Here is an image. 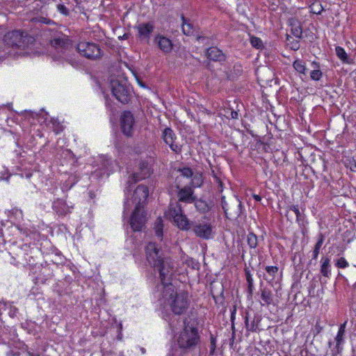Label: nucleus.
Segmentation results:
<instances>
[{
    "instance_id": "obj_9",
    "label": "nucleus",
    "mask_w": 356,
    "mask_h": 356,
    "mask_svg": "<svg viewBox=\"0 0 356 356\" xmlns=\"http://www.w3.org/2000/svg\"><path fill=\"white\" fill-rule=\"evenodd\" d=\"M147 212L143 208L135 207L129 220L130 228L133 232H140L146 227Z\"/></svg>"
},
{
    "instance_id": "obj_36",
    "label": "nucleus",
    "mask_w": 356,
    "mask_h": 356,
    "mask_svg": "<svg viewBox=\"0 0 356 356\" xmlns=\"http://www.w3.org/2000/svg\"><path fill=\"white\" fill-rule=\"evenodd\" d=\"M247 242L250 248H256L258 245L257 236L253 232H250L247 236Z\"/></svg>"
},
{
    "instance_id": "obj_20",
    "label": "nucleus",
    "mask_w": 356,
    "mask_h": 356,
    "mask_svg": "<svg viewBox=\"0 0 356 356\" xmlns=\"http://www.w3.org/2000/svg\"><path fill=\"white\" fill-rule=\"evenodd\" d=\"M205 54L209 60L218 62L220 65H222L227 59L226 55L222 50L216 47H211L208 48Z\"/></svg>"
},
{
    "instance_id": "obj_6",
    "label": "nucleus",
    "mask_w": 356,
    "mask_h": 356,
    "mask_svg": "<svg viewBox=\"0 0 356 356\" xmlns=\"http://www.w3.org/2000/svg\"><path fill=\"white\" fill-rule=\"evenodd\" d=\"M110 86L113 95L122 104H127L132 98L133 88L128 80L122 76L111 78Z\"/></svg>"
},
{
    "instance_id": "obj_4",
    "label": "nucleus",
    "mask_w": 356,
    "mask_h": 356,
    "mask_svg": "<svg viewBox=\"0 0 356 356\" xmlns=\"http://www.w3.org/2000/svg\"><path fill=\"white\" fill-rule=\"evenodd\" d=\"M200 334L197 326L194 325L188 318L183 320V329L177 339L178 347L183 355L193 352L201 343Z\"/></svg>"
},
{
    "instance_id": "obj_51",
    "label": "nucleus",
    "mask_w": 356,
    "mask_h": 356,
    "mask_svg": "<svg viewBox=\"0 0 356 356\" xmlns=\"http://www.w3.org/2000/svg\"><path fill=\"white\" fill-rule=\"evenodd\" d=\"M307 224H308L307 220H306L305 222H302V224L301 222L300 224H298V226L301 230V233L302 234L303 236H305L307 234Z\"/></svg>"
},
{
    "instance_id": "obj_53",
    "label": "nucleus",
    "mask_w": 356,
    "mask_h": 356,
    "mask_svg": "<svg viewBox=\"0 0 356 356\" xmlns=\"http://www.w3.org/2000/svg\"><path fill=\"white\" fill-rule=\"evenodd\" d=\"M223 293H224V289H222L220 297H216L215 296H213V298L214 301L216 302V303H218V302L222 303L223 302L224 298H225L224 296H223Z\"/></svg>"
},
{
    "instance_id": "obj_45",
    "label": "nucleus",
    "mask_w": 356,
    "mask_h": 356,
    "mask_svg": "<svg viewBox=\"0 0 356 356\" xmlns=\"http://www.w3.org/2000/svg\"><path fill=\"white\" fill-rule=\"evenodd\" d=\"M32 22L34 23L40 22L42 24H51L54 23V22L52 20H51L50 19H48V18H46L44 17H35L33 18Z\"/></svg>"
},
{
    "instance_id": "obj_52",
    "label": "nucleus",
    "mask_w": 356,
    "mask_h": 356,
    "mask_svg": "<svg viewBox=\"0 0 356 356\" xmlns=\"http://www.w3.org/2000/svg\"><path fill=\"white\" fill-rule=\"evenodd\" d=\"M17 313H18V309L15 306L10 305L9 307V312H8L9 316L11 318H14L17 316Z\"/></svg>"
},
{
    "instance_id": "obj_56",
    "label": "nucleus",
    "mask_w": 356,
    "mask_h": 356,
    "mask_svg": "<svg viewBox=\"0 0 356 356\" xmlns=\"http://www.w3.org/2000/svg\"><path fill=\"white\" fill-rule=\"evenodd\" d=\"M236 305H234L232 308V309L231 310V321L232 322V323H234V321L235 319V316H236Z\"/></svg>"
},
{
    "instance_id": "obj_58",
    "label": "nucleus",
    "mask_w": 356,
    "mask_h": 356,
    "mask_svg": "<svg viewBox=\"0 0 356 356\" xmlns=\"http://www.w3.org/2000/svg\"><path fill=\"white\" fill-rule=\"evenodd\" d=\"M230 118L232 119H238V113L237 111H234V110H232L230 111V115H229Z\"/></svg>"
},
{
    "instance_id": "obj_46",
    "label": "nucleus",
    "mask_w": 356,
    "mask_h": 356,
    "mask_svg": "<svg viewBox=\"0 0 356 356\" xmlns=\"http://www.w3.org/2000/svg\"><path fill=\"white\" fill-rule=\"evenodd\" d=\"M65 257H63L60 252L56 253L54 256V258L51 259V261L56 265L63 264L65 263Z\"/></svg>"
},
{
    "instance_id": "obj_48",
    "label": "nucleus",
    "mask_w": 356,
    "mask_h": 356,
    "mask_svg": "<svg viewBox=\"0 0 356 356\" xmlns=\"http://www.w3.org/2000/svg\"><path fill=\"white\" fill-rule=\"evenodd\" d=\"M168 145H169L171 150L172 152H174L175 153L180 154L181 152L182 145L175 143V142L169 143Z\"/></svg>"
},
{
    "instance_id": "obj_64",
    "label": "nucleus",
    "mask_w": 356,
    "mask_h": 356,
    "mask_svg": "<svg viewBox=\"0 0 356 356\" xmlns=\"http://www.w3.org/2000/svg\"><path fill=\"white\" fill-rule=\"evenodd\" d=\"M252 197L257 202H260L261 200V197L259 195L254 194Z\"/></svg>"
},
{
    "instance_id": "obj_37",
    "label": "nucleus",
    "mask_w": 356,
    "mask_h": 356,
    "mask_svg": "<svg viewBox=\"0 0 356 356\" xmlns=\"http://www.w3.org/2000/svg\"><path fill=\"white\" fill-rule=\"evenodd\" d=\"M163 225L161 218H158L155 223V234L159 238H162L163 237Z\"/></svg>"
},
{
    "instance_id": "obj_63",
    "label": "nucleus",
    "mask_w": 356,
    "mask_h": 356,
    "mask_svg": "<svg viewBox=\"0 0 356 356\" xmlns=\"http://www.w3.org/2000/svg\"><path fill=\"white\" fill-rule=\"evenodd\" d=\"M111 164H112V161L111 160L107 159V160L104 161V165L105 166H106V168H108V165H110ZM106 171H109L108 169H107Z\"/></svg>"
},
{
    "instance_id": "obj_2",
    "label": "nucleus",
    "mask_w": 356,
    "mask_h": 356,
    "mask_svg": "<svg viewBox=\"0 0 356 356\" xmlns=\"http://www.w3.org/2000/svg\"><path fill=\"white\" fill-rule=\"evenodd\" d=\"M147 261L159 273V277L163 284L165 281H170L173 274V265L169 257H165L163 252L156 243L150 242L145 247Z\"/></svg>"
},
{
    "instance_id": "obj_7",
    "label": "nucleus",
    "mask_w": 356,
    "mask_h": 356,
    "mask_svg": "<svg viewBox=\"0 0 356 356\" xmlns=\"http://www.w3.org/2000/svg\"><path fill=\"white\" fill-rule=\"evenodd\" d=\"M205 218L204 216L201 220H190L188 219L187 229L181 230L191 232L195 236L202 239H209L212 237V226L210 222L204 220Z\"/></svg>"
},
{
    "instance_id": "obj_8",
    "label": "nucleus",
    "mask_w": 356,
    "mask_h": 356,
    "mask_svg": "<svg viewBox=\"0 0 356 356\" xmlns=\"http://www.w3.org/2000/svg\"><path fill=\"white\" fill-rule=\"evenodd\" d=\"M220 203L225 217L229 219L238 218L244 210L242 202L237 197H234L227 202L225 197L222 196Z\"/></svg>"
},
{
    "instance_id": "obj_41",
    "label": "nucleus",
    "mask_w": 356,
    "mask_h": 356,
    "mask_svg": "<svg viewBox=\"0 0 356 356\" xmlns=\"http://www.w3.org/2000/svg\"><path fill=\"white\" fill-rule=\"evenodd\" d=\"M182 30L185 35H190L192 33V26L190 23L186 22V19L182 16Z\"/></svg>"
},
{
    "instance_id": "obj_31",
    "label": "nucleus",
    "mask_w": 356,
    "mask_h": 356,
    "mask_svg": "<svg viewBox=\"0 0 356 356\" xmlns=\"http://www.w3.org/2000/svg\"><path fill=\"white\" fill-rule=\"evenodd\" d=\"M289 209L295 213L298 224H300V222L302 224V222H305L307 220L305 214L300 211L298 205H289Z\"/></svg>"
},
{
    "instance_id": "obj_21",
    "label": "nucleus",
    "mask_w": 356,
    "mask_h": 356,
    "mask_svg": "<svg viewBox=\"0 0 356 356\" xmlns=\"http://www.w3.org/2000/svg\"><path fill=\"white\" fill-rule=\"evenodd\" d=\"M54 276L53 270L51 269L49 264L47 262L45 265L41 264V269L34 279L35 284H45L48 280H51Z\"/></svg>"
},
{
    "instance_id": "obj_62",
    "label": "nucleus",
    "mask_w": 356,
    "mask_h": 356,
    "mask_svg": "<svg viewBox=\"0 0 356 356\" xmlns=\"http://www.w3.org/2000/svg\"><path fill=\"white\" fill-rule=\"evenodd\" d=\"M7 355L8 356H10V355H12L13 356H19V352L16 351V352L14 353L13 350H10L9 352H8Z\"/></svg>"
},
{
    "instance_id": "obj_15",
    "label": "nucleus",
    "mask_w": 356,
    "mask_h": 356,
    "mask_svg": "<svg viewBox=\"0 0 356 356\" xmlns=\"http://www.w3.org/2000/svg\"><path fill=\"white\" fill-rule=\"evenodd\" d=\"M120 129L124 135L127 137H131L134 133V125L135 118L133 113L129 111H124L121 113Z\"/></svg>"
},
{
    "instance_id": "obj_44",
    "label": "nucleus",
    "mask_w": 356,
    "mask_h": 356,
    "mask_svg": "<svg viewBox=\"0 0 356 356\" xmlns=\"http://www.w3.org/2000/svg\"><path fill=\"white\" fill-rule=\"evenodd\" d=\"M323 76V73L320 70H314L310 72V77L314 81H319Z\"/></svg>"
},
{
    "instance_id": "obj_26",
    "label": "nucleus",
    "mask_w": 356,
    "mask_h": 356,
    "mask_svg": "<svg viewBox=\"0 0 356 356\" xmlns=\"http://www.w3.org/2000/svg\"><path fill=\"white\" fill-rule=\"evenodd\" d=\"M261 298L264 301V303L261 302V305H269L273 303V296L272 291L268 288L261 289Z\"/></svg>"
},
{
    "instance_id": "obj_22",
    "label": "nucleus",
    "mask_w": 356,
    "mask_h": 356,
    "mask_svg": "<svg viewBox=\"0 0 356 356\" xmlns=\"http://www.w3.org/2000/svg\"><path fill=\"white\" fill-rule=\"evenodd\" d=\"M261 321V315L254 314L253 318H252L249 316L248 312H247L245 316V325L246 330L249 332H259L260 331L259 325Z\"/></svg>"
},
{
    "instance_id": "obj_24",
    "label": "nucleus",
    "mask_w": 356,
    "mask_h": 356,
    "mask_svg": "<svg viewBox=\"0 0 356 356\" xmlns=\"http://www.w3.org/2000/svg\"><path fill=\"white\" fill-rule=\"evenodd\" d=\"M320 273L325 278H330L332 275L331 259L328 256H323L320 260Z\"/></svg>"
},
{
    "instance_id": "obj_16",
    "label": "nucleus",
    "mask_w": 356,
    "mask_h": 356,
    "mask_svg": "<svg viewBox=\"0 0 356 356\" xmlns=\"http://www.w3.org/2000/svg\"><path fill=\"white\" fill-rule=\"evenodd\" d=\"M149 196V188L143 184L138 185L133 194V202L136 204L135 207L143 208Z\"/></svg>"
},
{
    "instance_id": "obj_40",
    "label": "nucleus",
    "mask_w": 356,
    "mask_h": 356,
    "mask_svg": "<svg viewBox=\"0 0 356 356\" xmlns=\"http://www.w3.org/2000/svg\"><path fill=\"white\" fill-rule=\"evenodd\" d=\"M178 172H181V176L186 178H191L193 177L194 172L193 170L189 167H184L182 168H179L177 170Z\"/></svg>"
},
{
    "instance_id": "obj_59",
    "label": "nucleus",
    "mask_w": 356,
    "mask_h": 356,
    "mask_svg": "<svg viewBox=\"0 0 356 356\" xmlns=\"http://www.w3.org/2000/svg\"><path fill=\"white\" fill-rule=\"evenodd\" d=\"M129 35H130V34L129 33H125L123 35L119 36L118 39L120 40H127L129 38Z\"/></svg>"
},
{
    "instance_id": "obj_57",
    "label": "nucleus",
    "mask_w": 356,
    "mask_h": 356,
    "mask_svg": "<svg viewBox=\"0 0 356 356\" xmlns=\"http://www.w3.org/2000/svg\"><path fill=\"white\" fill-rule=\"evenodd\" d=\"M350 170L352 172H356V161L354 159L350 162Z\"/></svg>"
},
{
    "instance_id": "obj_29",
    "label": "nucleus",
    "mask_w": 356,
    "mask_h": 356,
    "mask_svg": "<svg viewBox=\"0 0 356 356\" xmlns=\"http://www.w3.org/2000/svg\"><path fill=\"white\" fill-rule=\"evenodd\" d=\"M245 275L248 284V298H251L253 294L254 282L252 277L250 270L248 268H245Z\"/></svg>"
},
{
    "instance_id": "obj_34",
    "label": "nucleus",
    "mask_w": 356,
    "mask_h": 356,
    "mask_svg": "<svg viewBox=\"0 0 356 356\" xmlns=\"http://www.w3.org/2000/svg\"><path fill=\"white\" fill-rule=\"evenodd\" d=\"M243 67L241 63H236L233 66V70L229 75H228V78L229 79H234L235 78L238 77L243 73Z\"/></svg>"
},
{
    "instance_id": "obj_47",
    "label": "nucleus",
    "mask_w": 356,
    "mask_h": 356,
    "mask_svg": "<svg viewBox=\"0 0 356 356\" xmlns=\"http://www.w3.org/2000/svg\"><path fill=\"white\" fill-rule=\"evenodd\" d=\"M58 11H59L61 14L65 16H68L70 15L69 9L63 3H58L56 6Z\"/></svg>"
},
{
    "instance_id": "obj_27",
    "label": "nucleus",
    "mask_w": 356,
    "mask_h": 356,
    "mask_svg": "<svg viewBox=\"0 0 356 356\" xmlns=\"http://www.w3.org/2000/svg\"><path fill=\"white\" fill-rule=\"evenodd\" d=\"M162 138L163 139L164 142L168 145L169 143L175 142V140L177 139V136L174 131L171 128L166 127L163 131Z\"/></svg>"
},
{
    "instance_id": "obj_55",
    "label": "nucleus",
    "mask_w": 356,
    "mask_h": 356,
    "mask_svg": "<svg viewBox=\"0 0 356 356\" xmlns=\"http://www.w3.org/2000/svg\"><path fill=\"white\" fill-rule=\"evenodd\" d=\"M214 179H216V183H218V190L222 191V186H223V184H222V181H221V179L217 177L216 175H214Z\"/></svg>"
},
{
    "instance_id": "obj_18",
    "label": "nucleus",
    "mask_w": 356,
    "mask_h": 356,
    "mask_svg": "<svg viewBox=\"0 0 356 356\" xmlns=\"http://www.w3.org/2000/svg\"><path fill=\"white\" fill-rule=\"evenodd\" d=\"M194 204L196 211L200 214L209 213L214 207L213 201L211 200H205L204 197L198 198L197 196L194 199Z\"/></svg>"
},
{
    "instance_id": "obj_10",
    "label": "nucleus",
    "mask_w": 356,
    "mask_h": 356,
    "mask_svg": "<svg viewBox=\"0 0 356 356\" xmlns=\"http://www.w3.org/2000/svg\"><path fill=\"white\" fill-rule=\"evenodd\" d=\"M35 250L30 248L26 244H23L22 247L18 250V252L15 253L16 257H13L15 260H17V263L25 264L29 267V269L34 273L35 270V260L34 259Z\"/></svg>"
},
{
    "instance_id": "obj_30",
    "label": "nucleus",
    "mask_w": 356,
    "mask_h": 356,
    "mask_svg": "<svg viewBox=\"0 0 356 356\" xmlns=\"http://www.w3.org/2000/svg\"><path fill=\"white\" fill-rule=\"evenodd\" d=\"M204 182V179L202 173H195L191 177V180L190 182L189 186L193 187L194 190L195 188L200 187Z\"/></svg>"
},
{
    "instance_id": "obj_32",
    "label": "nucleus",
    "mask_w": 356,
    "mask_h": 356,
    "mask_svg": "<svg viewBox=\"0 0 356 356\" xmlns=\"http://www.w3.org/2000/svg\"><path fill=\"white\" fill-rule=\"evenodd\" d=\"M323 241H324V236L322 234H320L318 239L317 242L316 243L314 250L312 251V259H314V260L317 259L318 254H319L320 250L323 243Z\"/></svg>"
},
{
    "instance_id": "obj_12",
    "label": "nucleus",
    "mask_w": 356,
    "mask_h": 356,
    "mask_svg": "<svg viewBox=\"0 0 356 356\" xmlns=\"http://www.w3.org/2000/svg\"><path fill=\"white\" fill-rule=\"evenodd\" d=\"M170 216L173 219L179 229H187L188 217L184 213L181 204L179 202L170 204L168 209Z\"/></svg>"
},
{
    "instance_id": "obj_11",
    "label": "nucleus",
    "mask_w": 356,
    "mask_h": 356,
    "mask_svg": "<svg viewBox=\"0 0 356 356\" xmlns=\"http://www.w3.org/2000/svg\"><path fill=\"white\" fill-rule=\"evenodd\" d=\"M179 177H177L175 179V185L171 186L172 191L177 192L178 202H184L186 204H191L194 202V199L196 195L194 193L193 187L186 185L181 188V184L179 181Z\"/></svg>"
},
{
    "instance_id": "obj_19",
    "label": "nucleus",
    "mask_w": 356,
    "mask_h": 356,
    "mask_svg": "<svg viewBox=\"0 0 356 356\" xmlns=\"http://www.w3.org/2000/svg\"><path fill=\"white\" fill-rule=\"evenodd\" d=\"M347 322H344L343 323L341 324L337 332V336L334 338V340L336 341V346L334 348L332 349V355L335 356L337 354L341 353V352L343 350L342 345L344 343V336L346 333V326Z\"/></svg>"
},
{
    "instance_id": "obj_49",
    "label": "nucleus",
    "mask_w": 356,
    "mask_h": 356,
    "mask_svg": "<svg viewBox=\"0 0 356 356\" xmlns=\"http://www.w3.org/2000/svg\"><path fill=\"white\" fill-rule=\"evenodd\" d=\"M312 10L314 13L317 14V15H321L323 10V8L321 6V4H320V3H318L316 5L313 3L312 6Z\"/></svg>"
},
{
    "instance_id": "obj_23",
    "label": "nucleus",
    "mask_w": 356,
    "mask_h": 356,
    "mask_svg": "<svg viewBox=\"0 0 356 356\" xmlns=\"http://www.w3.org/2000/svg\"><path fill=\"white\" fill-rule=\"evenodd\" d=\"M52 209L58 215L65 216L71 213L70 209H73V206H69L65 200L58 198L54 201Z\"/></svg>"
},
{
    "instance_id": "obj_38",
    "label": "nucleus",
    "mask_w": 356,
    "mask_h": 356,
    "mask_svg": "<svg viewBox=\"0 0 356 356\" xmlns=\"http://www.w3.org/2000/svg\"><path fill=\"white\" fill-rule=\"evenodd\" d=\"M250 44L253 47L257 49H262L264 48L262 40L256 36H252L250 38Z\"/></svg>"
},
{
    "instance_id": "obj_60",
    "label": "nucleus",
    "mask_w": 356,
    "mask_h": 356,
    "mask_svg": "<svg viewBox=\"0 0 356 356\" xmlns=\"http://www.w3.org/2000/svg\"><path fill=\"white\" fill-rule=\"evenodd\" d=\"M290 211H291V210L289 209V205L286 208V213H285L284 216L286 218L287 220H289L290 222H291V220L289 218V214Z\"/></svg>"
},
{
    "instance_id": "obj_5",
    "label": "nucleus",
    "mask_w": 356,
    "mask_h": 356,
    "mask_svg": "<svg viewBox=\"0 0 356 356\" xmlns=\"http://www.w3.org/2000/svg\"><path fill=\"white\" fill-rule=\"evenodd\" d=\"M35 41V38L26 31L13 30L7 32L3 38L5 48L1 50L0 47V59L10 54L9 48L25 49L33 45Z\"/></svg>"
},
{
    "instance_id": "obj_3",
    "label": "nucleus",
    "mask_w": 356,
    "mask_h": 356,
    "mask_svg": "<svg viewBox=\"0 0 356 356\" xmlns=\"http://www.w3.org/2000/svg\"><path fill=\"white\" fill-rule=\"evenodd\" d=\"M170 298L171 299L170 307L172 314L163 312V318L168 323L170 328L174 330L177 329L179 324V321L176 319V316L186 314L191 305V300L188 298V292L184 291L175 292L174 296L171 294Z\"/></svg>"
},
{
    "instance_id": "obj_14",
    "label": "nucleus",
    "mask_w": 356,
    "mask_h": 356,
    "mask_svg": "<svg viewBox=\"0 0 356 356\" xmlns=\"http://www.w3.org/2000/svg\"><path fill=\"white\" fill-rule=\"evenodd\" d=\"M134 28L138 31V40L143 44H149L151 35L155 29L154 22L140 23Z\"/></svg>"
},
{
    "instance_id": "obj_35",
    "label": "nucleus",
    "mask_w": 356,
    "mask_h": 356,
    "mask_svg": "<svg viewBox=\"0 0 356 356\" xmlns=\"http://www.w3.org/2000/svg\"><path fill=\"white\" fill-rule=\"evenodd\" d=\"M265 270L268 274V276L270 277V279L268 280L267 277H264V279L268 282H271L274 280L276 274L278 273L279 268L275 266H266L265 267Z\"/></svg>"
},
{
    "instance_id": "obj_50",
    "label": "nucleus",
    "mask_w": 356,
    "mask_h": 356,
    "mask_svg": "<svg viewBox=\"0 0 356 356\" xmlns=\"http://www.w3.org/2000/svg\"><path fill=\"white\" fill-rule=\"evenodd\" d=\"M26 352L29 356H40V351L35 350L33 348H29L27 346H26Z\"/></svg>"
},
{
    "instance_id": "obj_13",
    "label": "nucleus",
    "mask_w": 356,
    "mask_h": 356,
    "mask_svg": "<svg viewBox=\"0 0 356 356\" xmlns=\"http://www.w3.org/2000/svg\"><path fill=\"white\" fill-rule=\"evenodd\" d=\"M152 173V169L147 161H142L140 162L138 171L134 172L129 177L127 181V184L129 185L127 190L130 191L129 188H131L132 184L149 177Z\"/></svg>"
},
{
    "instance_id": "obj_61",
    "label": "nucleus",
    "mask_w": 356,
    "mask_h": 356,
    "mask_svg": "<svg viewBox=\"0 0 356 356\" xmlns=\"http://www.w3.org/2000/svg\"><path fill=\"white\" fill-rule=\"evenodd\" d=\"M56 123L58 124V128H57V133L58 132H60V131H62L63 130V126L62 125H60L59 122H57V121H55L53 122V124L55 126L56 125Z\"/></svg>"
},
{
    "instance_id": "obj_1",
    "label": "nucleus",
    "mask_w": 356,
    "mask_h": 356,
    "mask_svg": "<svg viewBox=\"0 0 356 356\" xmlns=\"http://www.w3.org/2000/svg\"><path fill=\"white\" fill-rule=\"evenodd\" d=\"M50 43L57 50L58 56L72 65H79V62L72 57L75 51L92 60L100 58L103 54L99 46L93 42H81L74 49L71 40L63 35L54 38L50 40Z\"/></svg>"
},
{
    "instance_id": "obj_39",
    "label": "nucleus",
    "mask_w": 356,
    "mask_h": 356,
    "mask_svg": "<svg viewBox=\"0 0 356 356\" xmlns=\"http://www.w3.org/2000/svg\"><path fill=\"white\" fill-rule=\"evenodd\" d=\"M76 179L75 176L70 177L69 179L64 183L62 189L63 191H69L76 182Z\"/></svg>"
},
{
    "instance_id": "obj_54",
    "label": "nucleus",
    "mask_w": 356,
    "mask_h": 356,
    "mask_svg": "<svg viewBox=\"0 0 356 356\" xmlns=\"http://www.w3.org/2000/svg\"><path fill=\"white\" fill-rule=\"evenodd\" d=\"M291 49L296 51L300 48L299 41L293 40L291 41Z\"/></svg>"
},
{
    "instance_id": "obj_42",
    "label": "nucleus",
    "mask_w": 356,
    "mask_h": 356,
    "mask_svg": "<svg viewBox=\"0 0 356 356\" xmlns=\"http://www.w3.org/2000/svg\"><path fill=\"white\" fill-rule=\"evenodd\" d=\"M335 266L339 268H346L349 264L344 257H340L336 261Z\"/></svg>"
},
{
    "instance_id": "obj_28",
    "label": "nucleus",
    "mask_w": 356,
    "mask_h": 356,
    "mask_svg": "<svg viewBox=\"0 0 356 356\" xmlns=\"http://www.w3.org/2000/svg\"><path fill=\"white\" fill-rule=\"evenodd\" d=\"M335 52L337 57L342 61L343 63L351 64L353 63V59L348 57L343 47L340 46L336 47Z\"/></svg>"
},
{
    "instance_id": "obj_43",
    "label": "nucleus",
    "mask_w": 356,
    "mask_h": 356,
    "mask_svg": "<svg viewBox=\"0 0 356 356\" xmlns=\"http://www.w3.org/2000/svg\"><path fill=\"white\" fill-rule=\"evenodd\" d=\"M210 343L209 355H213L216 348V338L212 334L210 336Z\"/></svg>"
},
{
    "instance_id": "obj_17",
    "label": "nucleus",
    "mask_w": 356,
    "mask_h": 356,
    "mask_svg": "<svg viewBox=\"0 0 356 356\" xmlns=\"http://www.w3.org/2000/svg\"><path fill=\"white\" fill-rule=\"evenodd\" d=\"M154 43L157 45L159 49L164 54H168L173 49V43L168 38L158 33L154 38Z\"/></svg>"
},
{
    "instance_id": "obj_33",
    "label": "nucleus",
    "mask_w": 356,
    "mask_h": 356,
    "mask_svg": "<svg viewBox=\"0 0 356 356\" xmlns=\"http://www.w3.org/2000/svg\"><path fill=\"white\" fill-rule=\"evenodd\" d=\"M293 67L299 74H305L307 67L304 60L296 59L293 63Z\"/></svg>"
},
{
    "instance_id": "obj_25",
    "label": "nucleus",
    "mask_w": 356,
    "mask_h": 356,
    "mask_svg": "<svg viewBox=\"0 0 356 356\" xmlns=\"http://www.w3.org/2000/svg\"><path fill=\"white\" fill-rule=\"evenodd\" d=\"M289 24L291 27V33L297 38H302V28L300 22L296 18H290Z\"/></svg>"
}]
</instances>
